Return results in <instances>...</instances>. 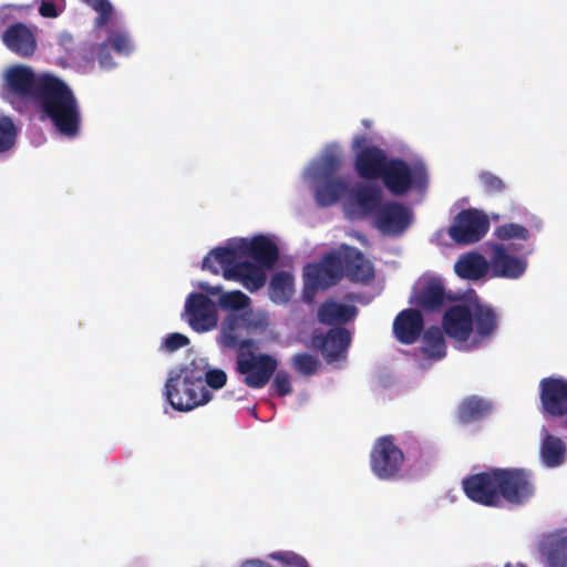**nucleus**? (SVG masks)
Returning <instances> with one entry per match:
<instances>
[{
	"mask_svg": "<svg viewBox=\"0 0 567 567\" xmlns=\"http://www.w3.org/2000/svg\"><path fill=\"white\" fill-rule=\"evenodd\" d=\"M10 90L19 96H30L41 103L43 112L58 132L74 138L80 131V112L70 87L59 78L43 74L35 78L31 68L17 65L7 73Z\"/></svg>",
	"mask_w": 567,
	"mask_h": 567,
	"instance_id": "1",
	"label": "nucleus"
},
{
	"mask_svg": "<svg viewBox=\"0 0 567 567\" xmlns=\"http://www.w3.org/2000/svg\"><path fill=\"white\" fill-rule=\"evenodd\" d=\"M499 327V316L478 297L449 307L442 317L444 333L467 350L487 344Z\"/></svg>",
	"mask_w": 567,
	"mask_h": 567,
	"instance_id": "2",
	"label": "nucleus"
},
{
	"mask_svg": "<svg viewBox=\"0 0 567 567\" xmlns=\"http://www.w3.org/2000/svg\"><path fill=\"white\" fill-rule=\"evenodd\" d=\"M241 349L236 353V371L244 375V383L250 389H262L268 384L278 368V360L267 353H255Z\"/></svg>",
	"mask_w": 567,
	"mask_h": 567,
	"instance_id": "3",
	"label": "nucleus"
},
{
	"mask_svg": "<svg viewBox=\"0 0 567 567\" xmlns=\"http://www.w3.org/2000/svg\"><path fill=\"white\" fill-rule=\"evenodd\" d=\"M344 277L340 251L324 254L318 262L308 264L303 270L306 293H316L336 286Z\"/></svg>",
	"mask_w": 567,
	"mask_h": 567,
	"instance_id": "4",
	"label": "nucleus"
},
{
	"mask_svg": "<svg viewBox=\"0 0 567 567\" xmlns=\"http://www.w3.org/2000/svg\"><path fill=\"white\" fill-rule=\"evenodd\" d=\"M164 394L172 408L181 412L192 411L213 399V393L206 386L192 385L177 373L168 377Z\"/></svg>",
	"mask_w": 567,
	"mask_h": 567,
	"instance_id": "5",
	"label": "nucleus"
},
{
	"mask_svg": "<svg viewBox=\"0 0 567 567\" xmlns=\"http://www.w3.org/2000/svg\"><path fill=\"white\" fill-rule=\"evenodd\" d=\"M404 462L402 450L395 445L392 435L379 437L370 453V466L380 480L390 481L400 476Z\"/></svg>",
	"mask_w": 567,
	"mask_h": 567,
	"instance_id": "6",
	"label": "nucleus"
},
{
	"mask_svg": "<svg viewBox=\"0 0 567 567\" xmlns=\"http://www.w3.org/2000/svg\"><path fill=\"white\" fill-rule=\"evenodd\" d=\"M499 501L512 505L526 503L535 493L532 473L524 468H497Z\"/></svg>",
	"mask_w": 567,
	"mask_h": 567,
	"instance_id": "7",
	"label": "nucleus"
},
{
	"mask_svg": "<svg viewBox=\"0 0 567 567\" xmlns=\"http://www.w3.org/2000/svg\"><path fill=\"white\" fill-rule=\"evenodd\" d=\"M489 229L487 216L475 209L461 210L449 228V236L458 245H470L481 240Z\"/></svg>",
	"mask_w": 567,
	"mask_h": 567,
	"instance_id": "8",
	"label": "nucleus"
},
{
	"mask_svg": "<svg viewBox=\"0 0 567 567\" xmlns=\"http://www.w3.org/2000/svg\"><path fill=\"white\" fill-rule=\"evenodd\" d=\"M497 468L468 475L462 481L464 494L474 503L483 506L501 505Z\"/></svg>",
	"mask_w": 567,
	"mask_h": 567,
	"instance_id": "9",
	"label": "nucleus"
},
{
	"mask_svg": "<svg viewBox=\"0 0 567 567\" xmlns=\"http://www.w3.org/2000/svg\"><path fill=\"white\" fill-rule=\"evenodd\" d=\"M184 316L189 327L198 332H207L218 324V310L216 303L202 292H192L185 301Z\"/></svg>",
	"mask_w": 567,
	"mask_h": 567,
	"instance_id": "10",
	"label": "nucleus"
},
{
	"mask_svg": "<svg viewBox=\"0 0 567 567\" xmlns=\"http://www.w3.org/2000/svg\"><path fill=\"white\" fill-rule=\"evenodd\" d=\"M313 348L319 350L328 363L343 358L351 343V334L344 327L330 328L326 333H313Z\"/></svg>",
	"mask_w": 567,
	"mask_h": 567,
	"instance_id": "11",
	"label": "nucleus"
},
{
	"mask_svg": "<svg viewBox=\"0 0 567 567\" xmlns=\"http://www.w3.org/2000/svg\"><path fill=\"white\" fill-rule=\"evenodd\" d=\"M374 226L386 235H401L412 223L411 210L403 204L386 202L373 218Z\"/></svg>",
	"mask_w": 567,
	"mask_h": 567,
	"instance_id": "12",
	"label": "nucleus"
},
{
	"mask_svg": "<svg viewBox=\"0 0 567 567\" xmlns=\"http://www.w3.org/2000/svg\"><path fill=\"white\" fill-rule=\"evenodd\" d=\"M240 257L251 258L266 269H271L279 259V248L275 241L265 235H256L251 239L240 238L238 240Z\"/></svg>",
	"mask_w": 567,
	"mask_h": 567,
	"instance_id": "13",
	"label": "nucleus"
},
{
	"mask_svg": "<svg viewBox=\"0 0 567 567\" xmlns=\"http://www.w3.org/2000/svg\"><path fill=\"white\" fill-rule=\"evenodd\" d=\"M540 401L544 410L553 416L567 415V382L558 378L540 381Z\"/></svg>",
	"mask_w": 567,
	"mask_h": 567,
	"instance_id": "14",
	"label": "nucleus"
},
{
	"mask_svg": "<svg viewBox=\"0 0 567 567\" xmlns=\"http://www.w3.org/2000/svg\"><path fill=\"white\" fill-rule=\"evenodd\" d=\"M380 179L395 196L406 194L414 185V175L409 164L401 158H390Z\"/></svg>",
	"mask_w": 567,
	"mask_h": 567,
	"instance_id": "15",
	"label": "nucleus"
},
{
	"mask_svg": "<svg viewBox=\"0 0 567 567\" xmlns=\"http://www.w3.org/2000/svg\"><path fill=\"white\" fill-rule=\"evenodd\" d=\"M395 339L402 344H413L424 331V318L419 309H404L394 318L392 326Z\"/></svg>",
	"mask_w": 567,
	"mask_h": 567,
	"instance_id": "16",
	"label": "nucleus"
},
{
	"mask_svg": "<svg viewBox=\"0 0 567 567\" xmlns=\"http://www.w3.org/2000/svg\"><path fill=\"white\" fill-rule=\"evenodd\" d=\"M344 276L352 282L367 284L374 278V268L355 247L343 246L340 251Z\"/></svg>",
	"mask_w": 567,
	"mask_h": 567,
	"instance_id": "17",
	"label": "nucleus"
},
{
	"mask_svg": "<svg viewBox=\"0 0 567 567\" xmlns=\"http://www.w3.org/2000/svg\"><path fill=\"white\" fill-rule=\"evenodd\" d=\"M266 268L250 262L238 261L235 266L228 267L223 272L227 280L239 281L250 292L259 290L265 286L267 276Z\"/></svg>",
	"mask_w": 567,
	"mask_h": 567,
	"instance_id": "18",
	"label": "nucleus"
},
{
	"mask_svg": "<svg viewBox=\"0 0 567 567\" xmlns=\"http://www.w3.org/2000/svg\"><path fill=\"white\" fill-rule=\"evenodd\" d=\"M491 255V269L494 277L519 278L526 270V262L517 257L511 256L502 244H493Z\"/></svg>",
	"mask_w": 567,
	"mask_h": 567,
	"instance_id": "19",
	"label": "nucleus"
},
{
	"mask_svg": "<svg viewBox=\"0 0 567 567\" xmlns=\"http://www.w3.org/2000/svg\"><path fill=\"white\" fill-rule=\"evenodd\" d=\"M447 299L450 297L445 291L442 280L431 277L420 285L412 302L424 311L436 312L441 310Z\"/></svg>",
	"mask_w": 567,
	"mask_h": 567,
	"instance_id": "20",
	"label": "nucleus"
},
{
	"mask_svg": "<svg viewBox=\"0 0 567 567\" xmlns=\"http://www.w3.org/2000/svg\"><path fill=\"white\" fill-rule=\"evenodd\" d=\"M6 47L20 56H32L37 49L34 33L24 23L17 22L8 27L2 35Z\"/></svg>",
	"mask_w": 567,
	"mask_h": 567,
	"instance_id": "21",
	"label": "nucleus"
},
{
	"mask_svg": "<svg viewBox=\"0 0 567 567\" xmlns=\"http://www.w3.org/2000/svg\"><path fill=\"white\" fill-rule=\"evenodd\" d=\"M390 158L378 146H370L357 154L354 166L358 175L364 179L381 177Z\"/></svg>",
	"mask_w": 567,
	"mask_h": 567,
	"instance_id": "22",
	"label": "nucleus"
},
{
	"mask_svg": "<svg viewBox=\"0 0 567 567\" xmlns=\"http://www.w3.org/2000/svg\"><path fill=\"white\" fill-rule=\"evenodd\" d=\"M547 567H567V534L557 530L545 535L538 547Z\"/></svg>",
	"mask_w": 567,
	"mask_h": 567,
	"instance_id": "23",
	"label": "nucleus"
},
{
	"mask_svg": "<svg viewBox=\"0 0 567 567\" xmlns=\"http://www.w3.org/2000/svg\"><path fill=\"white\" fill-rule=\"evenodd\" d=\"M245 317L237 313H228L220 326L218 334V344L226 349H250L256 347V341L252 339H239L238 330L245 324Z\"/></svg>",
	"mask_w": 567,
	"mask_h": 567,
	"instance_id": "24",
	"label": "nucleus"
},
{
	"mask_svg": "<svg viewBox=\"0 0 567 567\" xmlns=\"http://www.w3.org/2000/svg\"><path fill=\"white\" fill-rule=\"evenodd\" d=\"M358 308L353 305L340 303L333 299L324 300L317 310V320L324 326L341 327L353 320Z\"/></svg>",
	"mask_w": 567,
	"mask_h": 567,
	"instance_id": "25",
	"label": "nucleus"
},
{
	"mask_svg": "<svg viewBox=\"0 0 567 567\" xmlns=\"http://www.w3.org/2000/svg\"><path fill=\"white\" fill-rule=\"evenodd\" d=\"M489 267V262L483 255L467 252L457 259L454 271L462 279L480 280L487 275Z\"/></svg>",
	"mask_w": 567,
	"mask_h": 567,
	"instance_id": "26",
	"label": "nucleus"
},
{
	"mask_svg": "<svg viewBox=\"0 0 567 567\" xmlns=\"http://www.w3.org/2000/svg\"><path fill=\"white\" fill-rule=\"evenodd\" d=\"M493 410L491 401L477 395L465 398L458 405L456 416L461 424L481 421Z\"/></svg>",
	"mask_w": 567,
	"mask_h": 567,
	"instance_id": "27",
	"label": "nucleus"
},
{
	"mask_svg": "<svg viewBox=\"0 0 567 567\" xmlns=\"http://www.w3.org/2000/svg\"><path fill=\"white\" fill-rule=\"evenodd\" d=\"M239 257L238 241L235 247H216L204 257L202 268L208 269L217 275L219 274V268L215 264L219 265L225 270L228 267L235 266L238 262L236 259Z\"/></svg>",
	"mask_w": 567,
	"mask_h": 567,
	"instance_id": "28",
	"label": "nucleus"
},
{
	"mask_svg": "<svg viewBox=\"0 0 567 567\" xmlns=\"http://www.w3.org/2000/svg\"><path fill=\"white\" fill-rule=\"evenodd\" d=\"M421 352L432 361H439L446 355L444 331L431 326L423 331Z\"/></svg>",
	"mask_w": 567,
	"mask_h": 567,
	"instance_id": "29",
	"label": "nucleus"
},
{
	"mask_svg": "<svg viewBox=\"0 0 567 567\" xmlns=\"http://www.w3.org/2000/svg\"><path fill=\"white\" fill-rule=\"evenodd\" d=\"M347 183L339 178H323L315 192L316 202L321 207L336 204L347 192Z\"/></svg>",
	"mask_w": 567,
	"mask_h": 567,
	"instance_id": "30",
	"label": "nucleus"
},
{
	"mask_svg": "<svg viewBox=\"0 0 567 567\" xmlns=\"http://www.w3.org/2000/svg\"><path fill=\"white\" fill-rule=\"evenodd\" d=\"M540 455L547 466H558L566 458V445L559 437L547 433L542 442Z\"/></svg>",
	"mask_w": 567,
	"mask_h": 567,
	"instance_id": "31",
	"label": "nucleus"
},
{
	"mask_svg": "<svg viewBox=\"0 0 567 567\" xmlns=\"http://www.w3.org/2000/svg\"><path fill=\"white\" fill-rule=\"evenodd\" d=\"M382 193L379 187H362L355 190L354 200L365 215H372L373 218L378 214L381 203Z\"/></svg>",
	"mask_w": 567,
	"mask_h": 567,
	"instance_id": "32",
	"label": "nucleus"
},
{
	"mask_svg": "<svg viewBox=\"0 0 567 567\" xmlns=\"http://www.w3.org/2000/svg\"><path fill=\"white\" fill-rule=\"evenodd\" d=\"M293 279L286 271L275 274L269 284V293L274 301L286 302L292 292Z\"/></svg>",
	"mask_w": 567,
	"mask_h": 567,
	"instance_id": "33",
	"label": "nucleus"
},
{
	"mask_svg": "<svg viewBox=\"0 0 567 567\" xmlns=\"http://www.w3.org/2000/svg\"><path fill=\"white\" fill-rule=\"evenodd\" d=\"M208 368V360L203 357H197L190 360L187 364L179 369V374L187 383L192 385L205 386L204 380Z\"/></svg>",
	"mask_w": 567,
	"mask_h": 567,
	"instance_id": "34",
	"label": "nucleus"
},
{
	"mask_svg": "<svg viewBox=\"0 0 567 567\" xmlns=\"http://www.w3.org/2000/svg\"><path fill=\"white\" fill-rule=\"evenodd\" d=\"M91 7L99 16L94 20V28L100 29L110 23L113 17V6L110 0H81Z\"/></svg>",
	"mask_w": 567,
	"mask_h": 567,
	"instance_id": "35",
	"label": "nucleus"
},
{
	"mask_svg": "<svg viewBox=\"0 0 567 567\" xmlns=\"http://www.w3.org/2000/svg\"><path fill=\"white\" fill-rule=\"evenodd\" d=\"M250 299L240 290L224 292L218 298V305L224 310H241L249 306Z\"/></svg>",
	"mask_w": 567,
	"mask_h": 567,
	"instance_id": "36",
	"label": "nucleus"
},
{
	"mask_svg": "<svg viewBox=\"0 0 567 567\" xmlns=\"http://www.w3.org/2000/svg\"><path fill=\"white\" fill-rule=\"evenodd\" d=\"M494 235L501 240L520 239L526 241L530 237V233L525 226L515 223L498 226Z\"/></svg>",
	"mask_w": 567,
	"mask_h": 567,
	"instance_id": "37",
	"label": "nucleus"
},
{
	"mask_svg": "<svg viewBox=\"0 0 567 567\" xmlns=\"http://www.w3.org/2000/svg\"><path fill=\"white\" fill-rule=\"evenodd\" d=\"M341 159L334 154L324 155L316 165L315 176L318 178H332L340 169Z\"/></svg>",
	"mask_w": 567,
	"mask_h": 567,
	"instance_id": "38",
	"label": "nucleus"
},
{
	"mask_svg": "<svg viewBox=\"0 0 567 567\" xmlns=\"http://www.w3.org/2000/svg\"><path fill=\"white\" fill-rule=\"evenodd\" d=\"M292 365L300 374L310 377L317 373L320 362L316 357L302 352L292 357Z\"/></svg>",
	"mask_w": 567,
	"mask_h": 567,
	"instance_id": "39",
	"label": "nucleus"
},
{
	"mask_svg": "<svg viewBox=\"0 0 567 567\" xmlns=\"http://www.w3.org/2000/svg\"><path fill=\"white\" fill-rule=\"evenodd\" d=\"M272 377L274 380L269 390L271 395L284 398L292 393L290 375L286 370H276Z\"/></svg>",
	"mask_w": 567,
	"mask_h": 567,
	"instance_id": "40",
	"label": "nucleus"
},
{
	"mask_svg": "<svg viewBox=\"0 0 567 567\" xmlns=\"http://www.w3.org/2000/svg\"><path fill=\"white\" fill-rule=\"evenodd\" d=\"M227 373L219 368H212L208 364L206 375H205V386L210 390H220L223 389L227 383Z\"/></svg>",
	"mask_w": 567,
	"mask_h": 567,
	"instance_id": "41",
	"label": "nucleus"
},
{
	"mask_svg": "<svg viewBox=\"0 0 567 567\" xmlns=\"http://www.w3.org/2000/svg\"><path fill=\"white\" fill-rule=\"evenodd\" d=\"M111 48L118 54H128L133 50V45L128 35L124 32H113L106 39Z\"/></svg>",
	"mask_w": 567,
	"mask_h": 567,
	"instance_id": "42",
	"label": "nucleus"
},
{
	"mask_svg": "<svg viewBox=\"0 0 567 567\" xmlns=\"http://www.w3.org/2000/svg\"><path fill=\"white\" fill-rule=\"evenodd\" d=\"M65 9V0H41L39 13L43 18H58Z\"/></svg>",
	"mask_w": 567,
	"mask_h": 567,
	"instance_id": "43",
	"label": "nucleus"
},
{
	"mask_svg": "<svg viewBox=\"0 0 567 567\" xmlns=\"http://www.w3.org/2000/svg\"><path fill=\"white\" fill-rule=\"evenodd\" d=\"M480 179L487 193L497 194L504 192L506 188L505 183L491 172H482L480 174Z\"/></svg>",
	"mask_w": 567,
	"mask_h": 567,
	"instance_id": "44",
	"label": "nucleus"
},
{
	"mask_svg": "<svg viewBox=\"0 0 567 567\" xmlns=\"http://www.w3.org/2000/svg\"><path fill=\"white\" fill-rule=\"evenodd\" d=\"M188 343L189 339L186 336L174 332L165 338L163 346L168 352H174L181 348L186 347Z\"/></svg>",
	"mask_w": 567,
	"mask_h": 567,
	"instance_id": "45",
	"label": "nucleus"
},
{
	"mask_svg": "<svg viewBox=\"0 0 567 567\" xmlns=\"http://www.w3.org/2000/svg\"><path fill=\"white\" fill-rule=\"evenodd\" d=\"M17 137V127L9 117L0 118V142H14Z\"/></svg>",
	"mask_w": 567,
	"mask_h": 567,
	"instance_id": "46",
	"label": "nucleus"
},
{
	"mask_svg": "<svg viewBox=\"0 0 567 567\" xmlns=\"http://www.w3.org/2000/svg\"><path fill=\"white\" fill-rule=\"evenodd\" d=\"M110 47L111 45L106 40L97 45L96 59L99 60L101 68L111 69L114 66V62L110 53Z\"/></svg>",
	"mask_w": 567,
	"mask_h": 567,
	"instance_id": "47",
	"label": "nucleus"
},
{
	"mask_svg": "<svg viewBox=\"0 0 567 567\" xmlns=\"http://www.w3.org/2000/svg\"><path fill=\"white\" fill-rule=\"evenodd\" d=\"M270 557L275 560H279L286 565L293 566L298 564L299 559L302 557L293 551H278L270 555Z\"/></svg>",
	"mask_w": 567,
	"mask_h": 567,
	"instance_id": "48",
	"label": "nucleus"
},
{
	"mask_svg": "<svg viewBox=\"0 0 567 567\" xmlns=\"http://www.w3.org/2000/svg\"><path fill=\"white\" fill-rule=\"evenodd\" d=\"M380 140V136L373 132H369V133H364V134H361V135H355L353 138H352V142H360V143H363V142H375V141H379Z\"/></svg>",
	"mask_w": 567,
	"mask_h": 567,
	"instance_id": "49",
	"label": "nucleus"
},
{
	"mask_svg": "<svg viewBox=\"0 0 567 567\" xmlns=\"http://www.w3.org/2000/svg\"><path fill=\"white\" fill-rule=\"evenodd\" d=\"M200 289L206 292V296H220L224 293L221 286H210L208 284H202Z\"/></svg>",
	"mask_w": 567,
	"mask_h": 567,
	"instance_id": "50",
	"label": "nucleus"
},
{
	"mask_svg": "<svg viewBox=\"0 0 567 567\" xmlns=\"http://www.w3.org/2000/svg\"><path fill=\"white\" fill-rule=\"evenodd\" d=\"M240 567H271V566L261 560L252 559V560L245 561L244 564H241Z\"/></svg>",
	"mask_w": 567,
	"mask_h": 567,
	"instance_id": "51",
	"label": "nucleus"
},
{
	"mask_svg": "<svg viewBox=\"0 0 567 567\" xmlns=\"http://www.w3.org/2000/svg\"><path fill=\"white\" fill-rule=\"evenodd\" d=\"M295 567H310L305 557H301Z\"/></svg>",
	"mask_w": 567,
	"mask_h": 567,
	"instance_id": "52",
	"label": "nucleus"
},
{
	"mask_svg": "<svg viewBox=\"0 0 567 567\" xmlns=\"http://www.w3.org/2000/svg\"><path fill=\"white\" fill-rule=\"evenodd\" d=\"M14 144H0V152L9 151Z\"/></svg>",
	"mask_w": 567,
	"mask_h": 567,
	"instance_id": "53",
	"label": "nucleus"
},
{
	"mask_svg": "<svg viewBox=\"0 0 567 567\" xmlns=\"http://www.w3.org/2000/svg\"><path fill=\"white\" fill-rule=\"evenodd\" d=\"M362 124L364 125V127H365L367 130H371L372 121H371V120H368V118H364V120H362Z\"/></svg>",
	"mask_w": 567,
	"mask_h": 567,
	"instance_id": "54",
	"label": "nucleus"
},
{
	"mask_svg": "<svg viewBox=\"0 0 567 567\" xmlns=\"http://www.w3.org/2000/svg\"><path fill=\"white\" fill-rule=\"evenodd\" d=\"M563 424H564V427H566V429H567V417L564 420V423H563Z\"/></svg>",
	"mask_w": 567,
	"mask_h": 567,
	"instance_id": "55",
	"label": "nucleus"
}]
</instances>
